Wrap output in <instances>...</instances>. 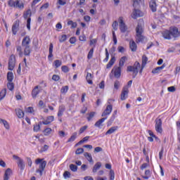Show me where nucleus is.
I'll return each mask as SVG.
<instances>
[{"instance_id":"nucleus-1","label":"nucleus","mask_w":180,"mask_h":180,"mask_svg":"<svg viewBox=\"0 0 180 180\" xmlns=\"http://www.w3.org/2000/svg\"><path fill=\"white\" fill-rule=\"evenodd\" d=\"M147 61H148V58L147 56L143 55L142 56V65H140V63L135 62L133 66H128L127 71L129 72H133V78H136L137 74H139V70H140L139 72L141 74L143 72V70H144V67H146L147 64Z\"/></svg>"},{"instance_id":"nucleus-2","label":"nucleus","mask_w":180,"mask_h":180,"mask_svg":"<svg viewBox=\"0 0 180 180\" xmlns=\"http://www.w3.org/2000/svg\"><path fill=\"white\" fill-rule=\"evenodd\" d=\"M143 20L139 21L138 22V25L136 28V43H143V41H144V40L146 39V38H144V36H143Z\"/></svg>"},{"instance_id":"nucleus-3","label":"nucleus","mask_w":180,"mask_h":180,"mask_svg":"<svg viewBox=\"0 0 180 180\" xmlns=\"http://www.w3.org/2000/svg\"><path fill=\"white\" fill-rule=\"evenodd\" d=\"M35 164L37 165H39V168L37 169L36 172H38L41 176V175H43V171H44V169L47 165V162L46 160H44V159L38 158L35 160Z\"/></svg>"},{"instance_id":"nucleus-4","label":"nucleus","mask_w":180,"mask_h":180,"mask_svg":"<svg viewBox=\"0 0 180 180\" xmlns=\"http://www.w3.org/2000/svg\"><path fill=\"white\" fill-rule=\"evenodd\" d=\"M22 49L24 50L22 51V46H17V53H18V56L20 57H23L24 56H30V53H32V49H30V46H22Z\"/></svg>"},{"instance_id":"nucleus-5","label":"nucleus","mask_w":180,"mask_h":180,"mask_svg":"<svg viewBox=\"0 0 180 180\" xmlns=\"http://www.w3.org/2000/svg\"><path fill=\"white\" fill-rule=\"evenodd\" d=\"M30 16H32V11L28 9L23 14L24 19H27V29L28 30H30V22H32V18H30Z\"/></svg>"},{"instance_id":"nucleus-6","label":"nucleus","mask_w":180,"mask_h":180,"mask_svg":"<svg viewBox=\"0 0 180 180\" xmlns=\"http://www.w3.org/2000/svg\"><path fill=\"white\" fill-rule=\"evenodd\" d=\"M8 5L11 8H18V9H23L25 8V4L23 2L15 1L13 0L8 1Z\"/></svg>"},{"instance_id":"nucleus-7","label":"nucleus","mask_w":180,"mask_h":180,"mask_svg":"<svg viewBox=\"0 0 180 180\" xmlns=\"http://www.w3.org/2000/svg\"><path fill=\"white\" fill-rule=\"evenodd\" d=\"M13 158L14 160H16L18 167H20V169L23 171V169H25V161H23V159L19 158V156H18L16 155H13Z\"/></svg>"},{"instance_id":"nucleus-8","label":"nucleus","mask_w":180,"mask_h":180,"mask_svg":"<svg viewBox=\"0 0 180 180\" xmlns=\"http://www.w3.org/2000/svg\"><path fill=\"white\" fill-rule=\"evenodd\" d=\"M118 23L120 26V30L122 33H126V32L127 31V26H126V23H124V20L123 19V17L119 18Z\"/></svg>"},{"instance_id":"nucleus-9","label":"nucleus","mask_w":180,"mask_h":180,"mask_svg":"<svg viewBox=\"0 0 180 180\" xmlns=\"http://www.w3.org/2000/svg\"><path fill=\"white\" fill-rule=\"evenodd\" d=\"M155 131L157 133H162V121L161 119L155 120Z\"/></svg>"},{"instance_id":"nucleus-10","label":"nucleus","mask_w":180,"mask_h":180,"mask_svg":"<svg viewBox=\"0 0 180 180\" xmlns=\"http://www.w3.org/2000/svg\"><path fill=\"white\" fill-rule=\"evenodd\" d=\"M169 31L170 32V35L172 36V37H179V30H178V27H171Z\"/></svg>"},{"instance_id":"nucleus-11","label":"nucleus","mask_w":180,"mask_h":180,"mask_svg":"<svg viewBox=\"0 0 180 180\" xmlns=\"http://www.w3.org/2000/svg\"><path fill=\"white\" fill-rule=\"evenodd\" d=\"M15 64H16L15 56L12 55L10 56V58L8 60V70L10 71L13 70V68H15Z\"/></svg>"},{"instance_id":"nucleus-12","label":"nucleus","mask_w":180,"mask_h":180,"mask_svg":"<svg viewBox=\"0 0 180 180\" xmlns=\"http://www.w3.org/2000/svg\"><path fill=\"white\" fill-rule=\"evenodd\" d=\"M112 110H113V106L111 104H109L107 105L105 110L102 113V117H105V116H108V115H110L112 113Z\"/></svg>"},{"instance_id":"nucleus-13","label":"nucleus","mask_w":180,"mask_h":180,"mask_svg":"<svg viewBox=\"0 0 180 180\" xmlns=\"http://www.w3.org/2000/svg\"><path fill=\"white\" fill-rule=\"evenodd\" d=\"M141 16H144V13L137 9H134L131 14V18H133V19H137V18H141Z\"/></svg>"},{"instance_id":"nucleus-14","label":"nucleus","mask_w":180,"mask_h":180,"mask_svg":"<svg viewBox=\"0 0 180 180\" xmlns=\"http://www.w3.org/2000/svg\"><path fill=\"white\" fill-rule=\"evenodd\" d=\"M112 72H114L115 78H120L122 68H120V67H114V68L112 70Z\"/></svg>"},{"instance_id":"nucleus-15","label":"nucleus","mask_w":180,"mask_h":180,"mask_svg":"<svg viewBox=\"0 0 180 180\" xmlns=\"http://www.w3.org/2000/svg\"><path fill=\"white\" fill-rule=\"evenodd\" d=\"M12 33L15 36V34L18 33V31L19 30V21H15L11 28Z\"/></svg>"},{"instance_id":"nucleus-16","label":"nucleus","mask_w":180,"mask_h":180,"mask_svg":"<svg viewBox=\"0 0 180 180\" xmlns=\"http://www.w3.org/2000/svg\"><path fill=\"white\" fill-rule=\"evenodd\" d=\"M129 94V89L127 87H124L121 94V101H126L127 99V95Z\"/></svg>"},{"instance_id":"nucleus-17","label":"nucleus","mask_w":180,"mask_h":180,"mask_svg":"<svg viewBox=\"0 0 180 180\" xmlns=\"http://www.w3.org/2000/svg\"><path fill=\"white\" fill-rule=\"evenodd\" d=\"M29 46H30V37L29 36H26L23 38L22 41V47Z\"/></svg>"},{"instance_id":"nucleus-18","label":"nucleus","mask_w":180,"mask_h":180,"mask_svg":"<svg viewBox=\"0 0 180 180\" xmlns=\"http://www.w3.org/2000/svg\"><path fill=\"white\" fill-rule=\"evenodd\" d=\"M162 37H164V39H165L166 40H171V39L172 38L171 36V32L169 31V30H166L165 31H163L162 32Z\"/></svg>"},{"instance_id":"nucleus-19","label":"nucleus","mask_w":180,"mask_h":180,"mask_svg":"<svg viewBox=\"0 0 180 180\" xmlns=\"http://www.w3.org/2000/svg\"><path fill=\"white\" fill-rule=\"evenodd\" d=\"M11 175H12V169H11V168H8L7 169H6V171L4 172L3 179L4 180H9Z\"/></svg>"},{"instance_id":"nucleus-20","label":"nucleus","mask_w":180,"mask_h":180,"mask_svg":"<svg viewBox=\"0 0 180 180\" xmlns=\"http://www.w3.org/2000/svg\"><path fill=\"white\" fill-rule=\"evenodd\" d=\"M40 94V86H36L32 91V96L34 99L37 97V95Z\"/></svg>"},{"instance_id":"nucleus-21","label":"nucleus","mask_w":180,"mask_h":180,"mask_svg":"<svg viewBox=\"0 0 180 180\" xmlns=\"http://www.w3.org/2000/svg\"><path fill=\"white\" fill-rule=\"evenodd\" d=\"M149 6H150L152 12L157 11V3L155 2V0H150V1L149 3Z\"/></svg>"},{"instance_id":"nucleus-22","label":"nucleus","mask_w":180,"mask_h":180,"mask_svg":"<svg viewBox=\"0 0 180 180\" xmlns=\"http://www.w3.org/2000/svg\"><path fill=\"white\" fill-rule=\"evenodd\" d=\"M64 112H65V105H60L58 108V117H61L64 115Z\"/></svg>"},{"instance_id":"nucleus-23","label":"nucleus","mask_w":180,"mask_h":180,"mask_svg":"<svg viewBox=\"0 0 180 180\" xmlns=\"http://www.w3.org/2000/svg\"><path fill=\"white\" fill-rule=\"evenodd\" d=\"M164 68H165V65L163 64L162 66L153 69L152 74H160Z\"/></svg>"},{"instance_id":"nucleus-24","label":"nucleus","mask_w":180,"mask_h":180,"mask_svg":"<svg viewBox=\"0 0 180 180\" xmlns=\"http://www.w3.org/2000/svg\"><path fill=\"white\" fill-rule=\"evenodd\" d=\"M129 49H131V51H137V44L134 40L129 41Z\"/></svg>"},{"instance_id":"nucleus-25","label":"nucleus","mask_w":180,"mask_h":180,"mask_svg":"<svg viewBox=\"0 0 180 180\" xmlns=\"http://www.w3.org/2000/svg\"><path fill=\"white\" fill-rule=\"evenodd\" d=\"M92 79H94V75L89 72H86V81L90 84L92 85L94 84V82H92Z\"/></svg>"},{"instance_id":"nucleus-26","label":"nucleus","mask_w":180,"mask_h":180,"mask_svg":"<svg viewBox=\"0 0 180 180\" xmlns=\"http://www.w3.org/2000/svg\"><path fill=\"white\" fill-rule=\"evenodd\" d=\"M52 122H54V116L51 115V116H49L46 118V120H44L42 122V124H45V125L50 124V123H51Z\"/></svg>"},{"instance_id":"nucleus-27","label":"nucleus","mask_w":180,"mask_h":180,"mask_svg":"<svg viewBox=\"0 0 180 180\" xmlns=\"http://www.w3.org/2000/svg\"><path fill=\"white\" fill-rule=\"evenodd\" d=\"M119 129V127H110L105 133V136H108V134H113L115 131H117V129Z\"/></svg>"},{"instance_id":"nucleus-28","label":"nucleus","mask_w":180,"mask_h":180,"mask_svg":"<svg viewBox=\"0 0 180 180\" xmlns=\"http://www.w3.org/2000/svg\"><path fill=\"white\" fill-rule=\"evenodd\" d=\"M15 113L19 119H22V117H25V112L20 108L15 109Z\"/></svg>"},{"instance_id":"nucleus-29","label":"nucleus","mask_w":180,"mask_h":180,"mask_svg":"<svg viewBox=\"0 0 180 180\" xmlns=\"http://www.w3.org/2000/svg\"><path fill=\"white\" fill-rule=\"evenodd\" d=\"M101 167H102V163L101 162H98L97 163H96L92 170L94 174L98 172V169H101Z\"/></svg>"},{"instance_id":"nucleus-30","label":"nucleus","mask_w":180,"mask_h":180,"mask_svg":"<svg viewBox=\"0 0 180 180\" xmlns=\"http://www.w3.org/2000/svg\"><path fill=\"white\" fill-rule=\"evenodd\" d=\"M41 124H43V122H39V124H34L33 130L35 133L40 131Z\"/></svg>"},{"instance_id":"nucleus-31","label":"nucleus","mask_w":180,"mask_h":180,"mask_svg":"<svg viewBox=\"0 0 180 180\" xmlns=\"http://www.w3.org/2000/svg\"><path fill=\"white\" fill-rule=\"evenodd\" d=\"M106 119H108V117H103V118H101V120H99L98 121H97L94 126L96 127H101V126H102V123H103V122H105V120H106Z\"/></svg>"},{"instance_id":"nucleus-32","label":"nucleus","mask_w":180,"mask_h":180,"mask_svg":"<svg viewBox=\"0 0 180 180\" xmlns=\"http://www.w3.org/2000/svg\"><path fill=\"white\" fill-rule=\"evenodd\" d=\"M0 123L4 124L5 129H6V130H9V129H10L9 123H8V122L6 120L0 119Z\"/></svg>"},{"instance_id":"nucleus-33","label":"nucleus","mask_w":180,"mask_h":180,"mask_svg":"<svg viewBox=\"0 0 180 180\" xmlns=\"http://www.w3.org/2000/svg\"><path fill=\"white\" fill-rule=\"evenodd\" d=\"M115 61H116V58H115V56H112L111 58V59L110 60L108 64L107 65L106 68H110V67H112V65H113L115 64Z\"/></svg>"},{"instance_id":"nucleus-34","label":"nucleus","mask_w":180,"mask_h":180,"mask_svg":"<svg viewBox=\"0 0 180 180\" xmlns=\"http://www.w3.org/2000/svg\"><path fill=\"white\" fill-rule=\"evenodd\" d=\"M126 61H127V57H126V56L122 57L120 60V63H119L120 67H123L124 65V63H126Z\"/></svg>"},{"instance_id":"nucleus-35","label":"nucleus","mask_w":180,"mask_h":180,"mask_svg":"<svg viewBox=\"0 0 180 180\" xmlns=\"http://www.w3.org/2000/svg\"><path fill=\"white\" fill-rule=\"evenodd\" d=\"M84 155L89 162H94V160L92 159V156L91 155V154L86 152L84 153Z\"/></svg>"},{"instance_id":"nucleus-36","label":"nucleus","mask_w":180,"mask_h":180,"mask_svg":"<svg viewBox=\"0 0 180 180\" xmlns=\"http://www.w3.org/2000/svg\"><path fill=\"white\" fill-rule=\"evenodd\" d=\"M7 80L8 82H12V81H13V73L12 72H8L7 73Z\"/></svg>"},{"instance_id":"nucleus-37","label":"nucleus","mask_w":180,"mask_h":180,"mask_svg":"<svg viewBox=\"0 0 180 180\" xmlns=\"http://www.w3.org/2000/svg\"><path fill=\"white\" fill-rule=\"evenodd\" d=\"M77 132H74L70 138L68 140V143L75 141V139H77Z\"/></svg>"},{"instance_id":"nucleus-38","label":"nucleus","mask_w":180,"mask_h":180,"mask_svg":"<svg viewBox=\"0 0 180 180\" xmlns=\"http://www.w3.org/2000/svg\"><path fill=\"white\" fill-rule=\"evenodd\" d=\"M7 88L9 89V91H13V89H15V85L13 84V82H8L7 84Z\"/></svg>"},{"instance_id":"nucleus-39","label":"nucleus","mask_w":180,"mask_h":180,"mask_svg":"<svg viewBox=\"0 0 180 180\" xmlns=\"http://www.w3.org/2000/svg\"><path fill=\"white\" fill-rule=\"evenodd\" d=\"M53 64L55 65V68H58V67H61L63 62L60 60H54Z\"/></svg>"},{"instance_id":"nucleus-40","label":"nucleus","mask_w":180,"mask_h":180,"mask_svg":"<svg viewBox=\"0 0 180 180\" xmlns=\"http://www.w3.org/2000/svg\"><path fill=\"white\" fill-rule=\"evenodd\" d=\"M52 131L53 130L51 129V128H46L44 130L43 133L44 136H50V134H51Z\"/></svg>"},{"instance_id":"nucleus-41","label":"nucleus","mask_w":180,"mask_h":180,"mask_svg":"<svg viewBox=\"0 0 180 180\" xmlns=\"http://www.w3.org/2000/svg\"><path fill=\"white\" fill-rule=\"evenodd\" d=\"M5 96H6V89L1 90L0 92V101H2Z\"/></svg>"},{"instance_id":"nucleus-42","label":"nucleus","mask_w":180,"mask_h":180,"mask_svg":"<svg viewBox=\"0 0 180 180\" xmlns=\"http://www.w3.org/2000/svg\"><path fill=\"white\" fill-rule=\"evenodd\" d=\"M89 137L90 136H85L84 138H83L81 141H79L77 143V146H79L80 144H82V143H86V141H88V140H89Z\"/></svg>"},{"instance_id":"nucleus-43","label":"nucleus","mask_w":180,"mask_h":180,"mask_svg":"<svg viewBox=\"0 0 180 180\" xmlns=\"http://www.w3.org/2000/svg\"><path fill=\"white\" fill-rule=\"evenodd\" d=\"M95 115H96V112H91L89 114V116L87 117V120H88V122H91V120H92V119H94Z\"/></svg>"},{"instance_id":"nucleus-44","label":"nucleus","mask_w":180,"mask_h":180,"mask_svg":"<svg viewBox=\"0 0 180 180\" xmlns=\"http://www.w3.org/2000/svg\"><path fill=\"white\" fill-rule=\"evenodd\" d=\"M70 168L73 172H77V171H78V167H77L75 165L71 164L70 165Z\"/></svg>"},{"instance_id":"nucleus-45","label":"nucleus","mask_w":180,"mask_h":180,"mask_svg":"<svg viewBox=\"0 0 180 180\" xmlns=\"http://www.w3.org/2000/svg\"><path fill=\"white\" fill-rule=\"evenodd\" d=\"M69 87L68 86H63L60 89L61 94H67L68 92Z\"/></svg>"},{"instance_id":"nucleus-46","label":"nucleus","mask_w":180,"mask_h":180,"mask_svg":"<svg viewBox=\"0 0 180 180\" xmlns=\"http://www.w3.org/2000/svg\"><path fill=\"white\" fill-rule=\"evenodd\" d=\"M110 180H115V171L112 169L110 170L109 173Z\"/></svg>"},{"instance_id":"nucleus-47","label":"nucleus","mask_w":180,"mask_h":180,"mask_svg":"<svg viewBox=\"0 0 180 180\" xmlns=\"http://www.w3.org/2000/svg\"><path fill=\"white\" fill-rule=\"evenodd\" d=\"M98 43V39H93L90 40V46H94V48L96 47V44Z\"/></svg>"},{"instance_id":"nucleus-48","label":"nucleus","mask_w":180,"mask_h":180,"mask_svg":"<svg viewBox=\"0 0 180 180\" xmlns=\"http://www.w3.org/2000/svg\"><path fill=\"white\" fill-rule=\"evenodd\" d=\"M92 57H94V48H92V49L89 51V53H88V56H87V58H88L89 60H91V58H92Z\"/></svg>"},{"instance_id":"nucleus-49","label":"nucleus","mask_w":180,"mask_h":180,"mask_svg":"<svg viewBox=\"0 0 180 180\" xmlns=\"http://www.w3.org/2000/svg\"><path fill=\"white\" fill-rule=\"evenodd\" d=\"M86 129H88V125L82 127L79 130V134H82V133H84V131H85V130H86Z\"/></svg>"},{"instance_id":"nucleus-50","label":"nucleus","mask_w":180,"mask_h":180,"mask_svg":"<svg viewBox=\"0 0 180 180\" xmlns=\"http://www.w3.org/2000/svg\"><path fill=\"white\" fill-rule=\"evenodd\" d=\"M61 70H62L63 72H65V73L70 72V68H68L67 65L62 66Z\"/></svg>"},{"instance_id":"nucleus-51","label":"nucleus","mask_w":180,"mask_h":180,"mask_svg":"<svg viewBox=\"0 0 180 180\" xmlns=\"http://www.w3.org/2000/svg\"><path fill=\"white\" fill-rule=\"evenodd\" d=\"M114 120H115V115H112V116L110 117V120L108 122L107 126H108V127L111 126L112 124L113 123V121H114Z\"/></svg>"},{"instance_id":"nucleus-52","label":"nucleus","mask_w":180,"mask_h":180,"mask_svg":"<svg viewBox=\"0 0 180 180\" xmlns=\"http://www.w3.org/2000/svg\"><path fill=\"white\" fill-rule=\"evenodd\" d=\"M141 1L143 0H132L134 6L135 8H136V6H139V4H140V2H141Z\"/></svg>"},{"instance_id":"nucleus-53","label":"nucleus","mask_w":180,"mask_h":180,"mask_svg":"<svg viewBox=\"0 0 180 180\" xmlns=\"http://www.w3.org/2000/svg\"><path fill=\"white\" fill-rule=\"evenodd\" d=\"M65 40H67V36L65 34L62 35L59 39V41L60 43H63V41H65Z\"/></svg>"},{"instance_id":"nucleus-54","label":"nucleus","mask_w":180,"mask_h":180,"mask_svg":"<svg viewBox=\"0 0 180 180\" xmlns=\"http://www.w3.org/2000/svg\"><path fill=\"white\" fill-rule=\"evenodd\" d=\"M82 153H84V148H77L75 151V154L77 155L82 154Z\"/></svg>"},{"instance_id":"nucleus-55","label":"nucleus","mask_w":180,"mask_h":180,"mask_svg":"<svg viewBox=\"0 0 180 180\" xmlns=\"http://www.w3.org/2000/svg\"><path fill=\"white\" fill-rule=\"evenodd\" d=\"M27 113H34V108L33 107H28L27 108Z\"/></svg>"},{"instance_id":"nucleus-56","label":"nucleus","mask_w":180,"mask_h":180,"mask_svg":"<svg viewBox=\"0 0 180 180\" xmlns=\"http://www.w3.org/2000/svg\"><path fill=\"white\" fill-rule=\"evenodd\" d=\"M117 26H119V23L117 22V21H114L112 23V28L114 29V30H117Z\"/></svg>"},{"instance_id":"nucleus-57","label":"nucleus","mask_w":180,"mask_h":180,"mask_svg":"<svg viewBox=\"0 0 180 180\" xmlns=\"http://www.w3.org/2000/svg\"><path fill=\"white\" fill-rule=\"evenodd\" d=\"M52 79L53 81H60V76L58 75H53L52 76Z\"/></svg>"},{"instance_id":"nucleus-58","label":"nucleus","mask_w":180,"mask_h":180,"mask_svg":"<svg viewBox=\"0 0 180 180\" xmlns=\"http://www.w3.org/2000/svg\"><path fill=\"white\" fill-rule=\"evenodd\" d=\"M120 86V82L119 81H115L114 84V87L115 89H119V87Z\"/></svg>"},{"instance_id":"nucleus-59","label":"nucleus","mask_w":180,"mask_h":180,"mask_svg":"<svg viewBox=\"0 0 180 180\" xmlns=\"http://www.w3.org/2000/svg\"><path fill=\"white\" fill-rule=\"evenodd\" d=\"M148 134L150 137H154V139H158L155 134H154V132H153L151 130H148Z\"/></svg>"},{"instance_id":"nucleus-60","label":"nucleus","mask_w":180,"mask_h":180,"mask_svg":"<svg viewBox=\"0 0 180 180\" xmlns=\"http://www.w3.org/2000/svg\"><path fill=\"white\" fill-rule=\"evenodd\" d=\"M63 176L64 178L67 179V178H70V176H71V173H70V172H65L63 174Z\"/></svg>"},{"instance_id":"nucleus-61","label":"nucleus","mask_w":180,"mask_h":180,"mask_svg":"<svg viewBox=\"0 0 180 180\" xmlns=\"http://www.w3.org/2000/svg\"><path fill=\"white\" fill-rule=\"evenodd\" d=\"M49 150V146L44 145V147L41 148V153H44V151H47Z\"/></svg>"},{"instance_id":"nucleus-62","label":"nucleus","mask_w":180,"mask_h":180,"mask_svg":"<svg viewBox=\"0 0 180 180\" xmlns=\"http://www.w3.org/2000/svg\"><path fill=\"white\" fill-rule=\"evenodd\" d=\"M101 151H103L102 148L98 146L94 148V153H101Z\"/></svg>"},{"instance_id":"nucleus-63","label":"nucleus","mask_w":180,"mask_h":180,"mask_svg":"<svg viewBox=\"0 0 180 180\" xmlns=\"http://www.w3.org/2000/svg\"><path fill=\"white\" fill-rule=\"evenodd\" d=\"M169 92H175V86H169L167 88Z\"/></svg>"},{"instance_id":"nucleus-64","label":"nucleus","mask_w":180,"mask_h":180,"mask_svg":"<svg viewBox=\"0 0 180 180\" xmlns=\"http://www.w3.org/2000/svg\"><path fill=\"white\" fill-rule=\"evenodd\" d=\"M117 50L119 53H124V47L123 46H118Z\"/></svg>"}]
</instances>
